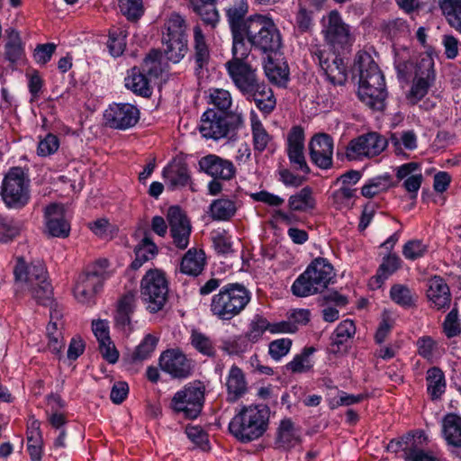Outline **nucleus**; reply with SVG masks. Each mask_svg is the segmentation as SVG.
Returning a JSON list of instances; mask_svg holds the SVG:
<instances>
[{
	"label": "nucleus",
	"instance_id": "nucleus-1",
	"mask_svg": "<svg viewBox=\"0 0 461 461\" xmlns=\"http://www.w3.org/2000/svg\"><path fill=\"white\" fill-rule=\"evenodd\" d=\"M281 46V33L272 18L258 14L249 15L232 38V49L240 56L249 55L252 48L269 56L276 53Z\"/></svg>",
	"mask_w": 461,
	"mask_h": 461
},
{
	"label": "nucleus",
	"instance_id": "nucleus-2",
	"mask_svg": "<svg viewBox=\"0 0 461 461\" xmlns=\"http://www.w3.org/2000/svg\"><path fill=\"white\" fill-rule=\"evenodd\" d=\"M354 70L359 77L360 100L373 110H384L387 97L384 77L371 55L366 51L357 52Z\"/></svg>",
	"mask_w": 461,
	"mask_h": 461
},
{
	"label": "nucleus",
	"instance_id": "nucleus-3",
	"mask_svg": "<svg viewBox=\"0 0 461 461\" xmlns=\"http://www.w3.org/2000/svg\"><path fill=\"white\" fill-rule=\"evenodd\" d=\"M14 274L17 290L27 292L38 303L46 305L51 302L52 287L42 262L27 265L23 259H18Z\"/></svg>",
	"mask_w": 461,
	"mask_h": 461
},
{
	"label": "nucleus",
	"instance_id": "nucleus-4",
	"mask_svg": "<svg viewBox=\"0 0 461 461\" xmlns=\"http://www.w3.org/2000/svg\"><path fill=\"white\" fill-rule=\"evenodd\" d=\"M269 409L265 405L243 406L229 423L230 434L241 443H249L267 431Z\"/></svg>",
	"mask_w": 461,
	"mask_h": 461
},
{
	"label": "nucleus",
	"instance_id": "nucleus-5",
	"mask_svg": "<svg viewBox=\"0 0 461 461\" xmlns=\"http://www.w3.org/2000/svg\"><path fill=\"white\" fill-rule=\"evenodd\" d=\"M335 276L333 266L324 258L313 259L294 281L291 291L297 297L322 293Z\"/></svg>",
	"mask_w": 461,
	"mask_h": 461
},
{
	"label": "nucleus",
	"instance_id": "nucleus-6",
	"mask_svg": "<svg viewBox=\"0 0 461 461\" xmlns=\"http://www.w3.org/2000/svg\"><path fill=\"white\" fill-rule=\"evenodd\" d=\"M250 300L251 294L243 285L229 283L212 296L210 311L219 320L230 321L244 311Z\"/></svg>",
	"mask_w": 461,
	"mask_h": 461
},
{
	"label": "nucleus",
	"instance_id": "nucleus-7",
	"mask_svg": "<svg viewBox=\"0 0 461 461\" xmlns=\"http://www.w3.org/2000/svg\"><path fill=\"white\" fill-rule=\"evenodd\" d=\"M30 184L31 180L22 167H11L2 181L0 190L5 206L14 210L26 206L31 198Z\"/></svg>",
	"mask_w": 461,
	"mask_h": 461
},
{
	"label": "nucleus",
	"instance_id": "nucleus-8",
	"mask_svg": "<svg viewBox=\"0 0 461 461\" xmlns=\"http://www.w3.org/2000/svg\"><path fill=\"white\" fill-rule=\"evenodd\" d=\"M140 295L149 312L156 313L162 310L168 295L165 274L158 269H149L141 279Z\"/></svg>",
	"mask_w": 461,
	"mask_h": 461
},
{
	"label": "nucleus",
	"instance_id": "nucleus-9",
	"mask_svg": "<svg viewBox=\"0 0 461 461\" xmlns=\"http://www.w3.org/2000/svg\"><path fill=\"white\" fill-rule=\"evenodd\" d=\"M243 122L241 113L230 116L224 113L208 109L201 117L199 131L203 137L216 140L227 137L230 131L241 126Z\"/></svg>",
	"mask_w": 461,
	"mask_h": 461
},
{
	"label": "nucleus",
	"instance_id": "nucleus-10",
	"mask_svg": "<svg viewBox=\"0 0 461 461\" xmlns=\"http://www.w3.org/2000/svg\"><path fill=\"white\" fill-rule=\"evenodd\" d=\"M232 59L226 62L228 75L235 86L245 95L261 80L257 69L248 63L249 55L240 56L231 49Z\"/></svg>",
	"mask_w": 461,
	"mask_h": 461
},
{
	"label": "nucleus",
	"instance_id": "nucleus-11",
	"mask_svg": "<svg viewBox=\"0 0 461 461\" xmlns=\"http://www.w3.org/2000/svg\"><path fill=\"white\" fill-rule=\"evenodd\" d=\"M205 386L200 381L188 384L184 389L175 393L172 399V408L176 411H182L185 417L194 419L201 412Z\"/></svg>",
	"mask_w": 461,
	"mask_h": 461
},
{
	"label": "nucleus",
	"instance_id": "nucleus-12",
	"mask_svg": "<svg viewBox=\"0 0 461 461\" xmlns=\"http://www.w3.org/2000/svg\"><path fill=\"white\" fill-rule=\"evenodd\" d=\"M311 54L330 83L339 86L345 84L348 78L347 67L335 51L315 45L311 48Z\"/></svg>",
	"mask_w": 461,
	"mask_h": 461
},
{
	"label": "nucleus",
	"instance_id": "nucleus-13",
	"mask_svg": "<svg viewBox=\"0 0 461 461\" xmlns=\"http://www.w3.org/2000/svg\"><path fill=\"white\" fill-rule=\"evenodd\" d=\"M387 146V140L376 132H369L352 140L346 149L348 160L378 156Z\"/></svg>",
	"mask_w": 461,
	"mask_h": 461
},
{
	"label": "nucleus",
	"instance_id": "nucleus-14",
	"mask_svg": "<svg viewBox=\"0 0 461 461\" xmlns=\"http://www.w3.org/2000/svg\"><path fill=\"white\" fill-rule=\"evenodd\" d=\"M167 220L173 244L179 249H186L192 226L185 212L178 206H170L167 212Z\"/></svg>",
	"mask_w": 461,
	"mask_h": 461
},
{
	"label": "nucleus",
	"instance_id": "nucleus-15",
	"mask_svg": "<svg viewBox=\"0 0 461 461\" xmlns=\"http://www.w3.org/2000/svg\"><path fill=\"white\" fill-rule=\"evenodd\" d=\"M323 33L326 41L335 50L350 46L354 41L349 27L342 21L339 12L331 11L324 23Z\"/></svg>",
	"mask_w": 461,
	"mask_h": 461
},
{
	"label": "nucleus",
	"instance_id": "nucleus-16",
	"mask_svg": "<svg viewBox=\"0 0 461 461\" xmlns=\"http://www.w3.org/2000/svg\"><path fill=\"white\" fill-rule=\"evenodd\" d=\"M159 366L171 377L183 379L191 375L194 364L182 351L173 348L160 355Z\"/></svg>",
	"mask_w": 461,
	"mask_h": 461
},
{
	"label": "nucleus",
	"instance_id": "nucleus-17",
	"mask_svg": "<svg viewBox=\"0 0 461 461\" xmlns=\"http://www.w3.org/2000/svg\"><path fill=\"white\" fill-rule=\"evenodd\" d=\"M333 149V139L327 133H317L309 142L311 160L321 169L332 167Z\"/></svg>",
	"mask_w": 461,
	"mask_h": 461
},
{
	"label": "nucleus",
	"instance_id": "nucleus-18",
	"mask_svg": "<svg viewBox=\"0 0 461 461\" xmlns=\"http://www.w3.org/2000/svg\"><path fill=\"white\" fill-rule=\"evenodd\" d=\"M110 127L126 130L133 127L140 119L138 108L130 104H114L104 113Z\"/></svg>",
	"mask_w": 461,
	"mask_h": 461
},
{
	"label": "nucleus",
	"instance_id": "nucleus-19",
	"mask_svg": "<svg viewBox=\"0 0 461 461\" xmlns=\"http://www.w3.org/2000/svg\"><path fill=\"white\" fill-rule=\"evenodd\" d=\"M104 279L103 273L98 270L80 274L73 290L75 298L82 303H90L102 288Z\"/></svg>",
	"mask_w": 461,
	"mask_h": 461
},
{
	"label": "nucleus",
	"instance_id": "nucleus-20",
	"mask_svg": "<svg viewBox=\"0 0 461 461\" xmlns=\"http://www.w3.org/2000/svg\"><path fill=\"white\" fill-rule=\"evenodd\" d=\"M46 231L50 236L66 238L69 235L70 223L62 204L53 203L44 209Z\"/></svg>",
	"mask_w": 461,
	"mask_h": 461
},
{
	"label": "nucleus",
	"instance_id": "nucleus-21",
	"mask_svg": "<svg viewBox=\"0 0 461 461\" xmlns=\"http://www.w3.org/2000/svg\"><path fill=\"white\" fill-rule=\"evenodd\" d=\"M434 61L429 55L420 59L416 66L415 81L411 86V95L416 100L421 99L434 82Z\"/></svg>",
	"mask_w": 461,
	"mask_h": 461
},
{
	"label": "nucleus",
	"instance_id": "nucleus-22",
	"mask_svg": "<svg viewBox=\"0 0 461 461\" xmlns=\"http://www.w3.org/2000/svg\"><path fill=\"white\" fill-rule=\"evenodd\" d=\"M202 171L213 178L230 180L236 175L234 164L214 154H209L199 160Z\"/></svg>",
	"mask_w": 461,
	"mask_h": 461
},
{
	"label": "nucleus",
	"instance_id": "nucleus-23",
	"mask_svg": "<svg viewBox=\"0 0 461 461\" xmlns=\"http://www.w3.org/2000/svg\"><path fill=\"white\" fill-rule=\"evenodd\" d=\"M245 96L247 100L253 101L258 109L265 114L272 113L276 105V99L272 89L262 80Z\"/></svg>",
	"mask_w": 461,
	"mask_h": 461
},
{
	"label": "nucleus",
	"instance_id": "nucleus-24",
	"mask_svg": "<svg viewBox=\"0 0 461 461\" xmlns=\"http://www.w3.org/2000/svg\"><path fill=\"white\" fill-rule=\"evenodd\" d=\"M194 60L195 63V72L199 75L207 68L211 59L209 44L205 35L199 24L193 28V42Z\"/></svg>",
	"mask_w": 461,
	"mask_h": 461
},
{
	"label": "nucleus",
	"instance_id": "nucleus-25",
	"mask_svg": "<svg viewBox=\"0 0 461 461\" xmlns=\"http://www.w3.org/2000/svg\"><path fill=\"white\" fill-rule=\"evenodd\" d=\"M61 313L57 309H51L50 321L47 326V349L52 354L60 357L65 347L64 339L60 329L62 322L60 321Z\"/></svg>",
	"mask_w": 461,
	"mask_h": 461
},
{
	"label": "nucleus",
	"instance_id": "nucleus-26",
	"mask_svg": "<svg viewBox=\"0 0 461 461\" xmlns=\"http://www.w3.org/2000/svg\"><path fill=\"white\" fill-rule=\"evenodd\" d=\"M427 296L438 310L448 307L451 302L449 287L445 280L438 276L429 279Z\"/></svg>",
	"mask_w": 461,
	"mask_h": 461
},
{
	"label": "nucleus",
	"instance_id": "nucleus-27",
	"mask_svg": "<svg viewBox=\"0 0 461 461\" xmlns=\"http://www.w3.org/2000/svg\"><path fill=\"white\" fill-rule=\"evenodd\" d=\"M163 178L172 189L185 186L190 181L187 165L180 160H173L162 172Z\"/></svg>",
	"mask_w": 461,
	"mask_h": 461
},
{
	"label": "nucleus",
	"instance_id": "nucleus-28",
	"mask_svg": "<svg viewBox=\"0 0 461 461\" xmlns=\"http://www.w3.org/2000/svg\"><path fill=\"white\" fill-rule=\"evenodd\" d=\"M225 385L230 402H236L247 393L248 383L245 375L236 365L230 366L226 376Z\"/></svg>",
	"mask_w": 461,
	"mask_h": 461
},
{
	"label": "nucleus",
	"instance_id": "nucleus-29",
	"mask_svg": "<svg viewBox=\"0 0 461 461\" xmlns=\"http://www.w3.org/2000/svg\"><path fill=\"white\" fill-rule=\"evenodd\" d=\"M226 17L232 38L247 23L249 13L248 0H235L226 8Z\"/></svg>",
	"mask_w": 461,
	"mask_h": 461
},
{
	"label": "nucleus",
	"instance_id": "nucleus-30",
	"mask_svg": "<svg viewBox=\"0 0 461 461\" xmlns=\"http://www.w3.org/2000/svg\"><path fill=\"white\" fill-rule=\"evenodd\" d=\"M442 436L447 444L454 447H461V417L448 413L442 420Z\"/></svg>",
	"mask_w": 461,
	"mask_h": 461
},
{
	"label": "nucleus",
	"instance_id": "nucleus-31",
	"mask_svg": "<svg viewBox=\"0 0 461 461\" xmlns=\"http://www.w3.org/2000/svg\"><path fill=\"white\" fill-rule=\"evenodd\" d=\"M205 265V255L202 249H190L182 258L180 270L193 276L200 275Z\"/></svg>",
	"mask_w": 461,
	"mask_h": 461
},
{
	"label": "nucleus",
	"instance_id": "nucleus-32",
	"mask_svg": "<svg viewBox=\"0 0 461 461\" xmlns=\"http://www.w3.org/2000/svg\"><path fill=\"white\" fill-rule=\"evenodd\" d=\"M250 122L254 150L262 153L271 146L273 138L254 112L251 113Z\"/></svg>",
	"mask_w": 461,
	"mask_h": 461
},
{
	"label": "nucleus",
	"instance_id": "nucleus-33",
	"mask_svg": "<svg viewBox=\"0 0 461 461\" xmlns=\"http://www.w3.org/2000/svg\"><path fill=\"white\" fill-rule=\"evenodd\" d=\"M356 332V327L352 321L345 320L336 328L331 338L330 350L334 353L345 351L347 343Z\"/></svg>",
	"mask_w": 461,
	"mask_h": 461
},
{
	"label": "nucleus",
	"instance_id": "nucleus-34",
	"mask_svg": "<svg viewBox=\"0 0 461 461\" xmlns=\"http://www.w3.org/2000/svg\"><path fill=\"white\" fill-rule=\"evenodd\" d=\"M277 442L283 447H293L301 442L300 429L290 419L281 420L277 431Z\"/></svg>",
	"mask_w": 461,
	"mask_h": 461
},
{
	"label": "nucleus",
	"instance_id": "nucleus-35",
	"mask_svg": "<svg viewBox=\"0 0 461 461\" xmlns=\"http://www.w3.org/2000/svg\"><path fill=\"white\" fill-rule=\"evenodd\" d=\"M185 19L180 14L173 13L165 22L162 39H187Z\"/></svg>",
	"mask_w": 461,
	"mask_h": 461
},
{
	"label": "nucleus",
	"instance_id": "nucleus-36",
	"mask_svg": "<svg viewBox=\"0 0 461 461\" xmlns=\"http://www.w3.org/2000/svg\"><path fill=\"white\" fill-rule=\"evenodd\" d=\"M125 86L134 94L144 97L149 96L152 93L148 78L136 68H131L125 77Z\"/></svg>",
	"mask_w": 461,
	"mask_h": 461
},
{
	"label": "nucleus",
	"instance_id": "nucleus-37",
	"mask_svg": "<svg viewBox=\"0 0 461 461\" xmlns=\"http://www.w3.org/2000/svg\"><path fill=\"white\" fill-rule=\"evenodd\" d=\"M135 259L132 261L131 267L132 269H139L145 262L151 260L158 254V247L148 236H145L140 242L136 246Z\"/></svg>",
	"mask_w": 461,
	"mask_h": 461
},
{
	"label": "nucleus",
	"instance_id": "nucleus-38",
	"mask_svg": "<svg viewBox=\"0 0 461 461\" xmlns=\"http://www.w3.org/2000/svg\"><path fill=\"white\" fill-rule=\"evenodd\" d=\"M7 41L5 46V56L12 63L22 59L24 54L23 44L20 33L14 29L6 30Z\"/></svg>",
	"mask_w": 461,
	"mask_h": 461
},
{
	"label": "nucleus",
	"instance_id": "nucleus-39",
	"mask_svg": "<svg viewBox=\"0 0 461 461\" xmlns=\"http://www.w3.org/2000/svg\"><path fill=\"white\" fill-rule=\"evenodd\" d=\"M163 51L167 60L180 62L188 50L187 39H162Z\"/></svg>",
	"mask_w": 461,
	"mask_h": 461
},
{
	"label": "nucleus",
	"instance_id": "nucleus-40",
	"mask_svg": "<svg viewBox=\"0 0 461 461\" xmlns=\"http://www.w3.org/2000/svg\"><path fill=\"white\" fill-rule=\"evenodd\" d=\"M210 215L215 221H228L233 217L237 211L236 203L229 198H221L212 201L210 205Z\"/></svg>",
	"mask_w": 461,
	"mask_h": 461
},
{
	"label": "nucleus",
	"instance_id": "nucleus-41",
	"mask_svg": "<svg viewBox=\"0 0 461 461\" xmlns=\"http://www.w3.org/2000/svg\"><path fill=\"white\" fill-rule=\"evenodd\" d=\"M315 201L312 190L309 186L302 188L288 199V208L292 212H306L314 208Z\"/></svg>",
	"mask_w": 461,
	"mask_h": 461
},
{
	"label": "nucleus",
	"instance_id": "nucleus-42",
	"mask_svg": "<svg viewBox=\"0 0 461 461\" xmlns=\"http://www.w3.org/2000/svg\"><path fill=\"white\" fill-rule=\"evenodd\" d=\"M392 185V176L389 174H384L369 179L363 185L361 194L365 197L371 198L387 191Z\"/></svg>",
	"mask_w": 461,
	"mask_h": 461
},
{
	"label": "nucleus",
	"instance_id": "nucleus-43",
	"mask_svg": "<svg viewBox=\"0 0 461 461\" xmlns=\"http://www.w3.org/2000/svg\"><path fill=\"white\" fill-rule=\"evenodd\" d=\"M428 393L432 399H438L445 392L446 381L442 370L438 367H431L426 375Z\"/></svg>",
	"mask_w": 461,
	"mask_h": 461
},
{
	"label": "nucleus",
	"instance_id": "nucleus-44",
	"mask_svg": "<svg viewBox=\"0 0 461 461\" xmlns=\"http://www.w3.org/2000/svg\"><path fill=\"white\" fill-rule=\"evenodd\" d=\"M193 10L201 17L203 22L211 27H215L219 22V14L214 2L190 0Z\"/></svg>",
	"mask_w": 461,
	"mask_h": 461
},
{
	"label": "nucleus",
	"instance_id": "nucleus-45",
	"mask_svg": "<svg viewBox=\"0 0 461 461\" xmlns=\"http://www.w3.org/2000/svg\"><path fill=\"white\" fill-rule=\"evenodd\" d=\"M391 142L394 147L395 152L401 154L402 149L414 150L417 148V136L413 131H402L400 134H393Z\"/></svg>",
	"mask_w": 461,
	"mask_h": 461
},
{
	"label": "nucleus",
	"instance_id": "nucleus-46",
	"mask_svg": "<svg viewBox=\"0 0 461 461\" xmlns=\"http://www.w3.org/2000/svg\"><path fill=\"white\" fill-rule=\"evenodd\" d=\"M250 348L251 343L245 335L225 339L221 345V349L229 355H241Z\"/></svg>",
	"mask_w": 461,
	"mask_h": 461
},
{
	"label": "nucleus",
	"instance_id": "nucleus-47",
	"mask_svg": "<svg viewBox=\"0 0 461 461\" xmlns=\"http://www.w3.org/2000/svg\"><path fill=\"white\" fill-rule=\"evenodd\" d=\"M266 330L269 331V321L261 315H255L245 336L250 343L258 342Z\"/></svg>",
	"mask_w": 461,
	"mask_h": 461
},
{
	"label": "nucleus",
	"instance_id": "nucleus-48",
	"mask_svg": "<svg viewBox=\"0 0 461 461\" xmlns=\"http://www.w3.org/2000/svg\"><path fill=\"white\" fill-rule=\"evenodd\" d=\"M429 251V245L421 240H411L402 247V255L408 260H417L423 258Z\"/></svg>",
	"mask_w": 461,
	"mask_h": 461
},
{
	"label": "nucleus",
	"instance_id": "nucleus-49",
	"mask_svg": "<svg viewBox=\"0 0 461 461\" xmlns=\"http://www.w3.org/2000/svg\"><path fill=\"white\" fill-rule=\"evenodd\" d=\"M158 342V337L152 334H147L133 352V359L142 361L150 357L151 354L157 347Z\"/></svg>",
	"mask_w": 461,
	"mask_h": 461
},
{
	"label": "nucleus",
	"instance_id": "nucleus-50",
	"mask_svg": "<svg viewBox=\"0 0 461 461\" xmlns=\"http://www.w3.org/2000/svg\"><path fill=\"white\" fill-rule=\"evenodd\" d=\"M191 344L204 356L212 357L215 354V348L211 339L198 330L192 331Z\"/></svg>",
	"mask_w": 461,
	"mask_h": 461
},
{
	"label": "nucleus",
	"instance_id": "nucleus-51",
	"mask_svg": "<svg viewBox=\"0 0 461 461\" xmlns=\"http://www.w3.org/2000/svg\"><path fill=\"white\" fill-rule=\"evenodd\" d=\"M125 38V32L120 28L110 32L107 47L112 56L119 57L123 53L126 47Z\"/></svg>",
	"mask_w": 461,
	"mask_h": 461
},
{
	"label": "nucleus",
	"instance_id": "nucleus-52",
	"mask_svg": "<svg viewBox=\"0 0 461 461\" xmlns=\"http://www.w3.org/2000/svg\"><path fill=\"white\" fill-rule=\"evenodd\" d=\"M121 13L128 20H137L144 13L143 0H118Z\"/></svg>",
	"mask_w": 461,
	"mask_h": 461
},
{
	"label": "nucleus",
	"instance_id": "nucleus-53",
	"mask_svg": "<svg viewBox=\"0 0 461 461\" xmlns=\"http://www.w3.org/2000/svg\"><path fill=\"white\" fill-rule=\"evenodd\" d=\"M390 295L395 303L402 307L413 305V294L410 288L403 285H393L390 290Z\"/></svg>",
	"mask_w": 461,
	"mask_h": 461
},
{
	"label": "nucleus",
	"instance_id": "nucleus-54",
	"mask_svg": "<svg viewBox=\"0 0 461 461\" xmlns=\"http://www.w3.org/2000/svg\"><path fill=\"white\" fill-rule=\"evenodd\" d=\"M312 352V348H306L302 354L296 355L294 359L286 365L287 370L293 373H304L309 371L312 366L310 360Z\"/></svg>",
	"mask_w": 461,
	"mask_h": 461
},
{
	"label": "nucleus",
	"instance_id": "nucleus-55",
	"mask_svg": "<svg viewBox=\"0 0 461 461\" xmlns=\"http://www.w3.org/2000/svg\"><path fill=\"white\" fill-rule=\"evenodd\" d=\"M160 52L158 50H151L144 59L142 63L143 72L158 77L163 72V67L160 62Z\"/></svg>",
	"mask_w": 461,
	"mask_h": 461
},
{
	"label": "nucleus",
	"instance_id": "nucleus-56",
	"mask_svg": "<svg viewBox=\"0 0 461 461\" xmlns=\"http://www.w3.org/2000/svg\"><path fill=\"white\" fill-rule=\"evenodd\" d=\"M59 148V138L52 133H48L45 137L40 139L37 147V154L41 157H48L54 154Z\"/></svg>",
	"mask_w": 461,
	"mask_h": 461
},
{
	"label": "nucleus",
	"instance_id": "nucleus-57",
	"mask_svg": "<svg viewBox=\"0 0 461 461\" xmlns=\"http://www.w3.org/2000/svg\"><path fill=\"white\" fill-rule=\"evenodd\" d=\"M286 152L290 164L294 169L305 174L310 172V167L304 156V148H286Z\"/></svg>",
	"mask_w": 461,
	"mask_h": 461
},
{
	"label": "nucleus",
	"instance_id": "nucleus-58",
	"mask_svg": "<svg viewBox=\"0 0 461 461\" xmlns=\"http://www.w3.org/2000/svg\"><path fill=\"white\" fill-rule=\"evenodd\" d=\"M20 232V225L14 220L0 219V242L6 243L14 239Z\"/></svg>",
	"mask_w": 461,
	"mask_h": 461
},
{
	"label": "nucleus",
	"instance_id": "nucleus-59",
	"mask_svg": "<svg viewBox=\"0 0 461 461\" xmlns=\"http://www.w3.org/2000/svg\"><path fill=\"white\" fill-rule=\"evenodd\" d=\"M291 346L292 340L290 339H278L270 342L268 347V353L273 359L278 361L288 354Z\"/></svg>",
	"mask_w": 461,
	"mask_h": 461
},
{
	"label": "nucleus",
	"instance_id": "nucleus-60",
	"mask_svg": "<svg viewBox=\"0 0 461 461\" xmlns=\"http://www.w3.org/2000/svg\"><path fill=\"white\" fill-rule=\"evenodd\" d=\"M401 267V258L393 254L384 258L378 269V278L386 279Z\"/></svg>",
	"mask_w": 461,
	"mask_h": 461
},
{
	"label": "nucleus",
	"instance_id": "nucleus-61",
	"mask_svg": "<svg viewBox=\"0 0 461 461\" xmlns=\"http://www.w3.org/2000/svg\"><path fill=\"white\" fill-rule=\"evenodd\" d=\"M210 97L213 105L222 113L227 111L232 104L230 92L224 89H213Z\"/></svg>",
	"mask_w": 461,
	"mask_h": 461
},
{
	"label": "nucleus",
	"instance_id": "nucleus-62",
	"mask_svg": "<svg viewBox=\"0 0 461 461\" xmlns=\"http://www.w3.org/2000/svg\"><path fill=\"white\" fill-rule=\"evenodd\" d=\"M265 72L269 81L276 85L283 86L288 80V72L286 69L278 67L272 62L265 67Z\"/></svg>",
	"mask_w": 461,
	"mask_h": 461
},
{
	"label": "nucleus",
	"instance_id": "nucleus-63",
	"mask_svg": "<svg viewBox=\"0 0 461 461\" xmlns=\"http://www.w3.org/2000/svg\"><path fill=\"white\" fill-rule=\"evenodd\" d=\"M356 189L350 186H341L333 193V200L338 208L348 207L352 203Z\"/></svg>",
	"mask_w": 461,
	"mask_h": 461
},
{
	"label": "nucleus",
	"instance_id": "nucleus-64",
	"mask_svg": "<svg viewBox=\"0 0 461 461\" xmlns=\"http://www.w3.org/2000/svg\"><path fill=\"white\" fill-rule=\"evenodd\" d=\"M418 352L425 359L432 361L437 349V343L430 337H422L417 341Z\"/></svg>",
	"mask_w": 461,
	"mask_h": 461
}]
</instances>
